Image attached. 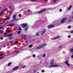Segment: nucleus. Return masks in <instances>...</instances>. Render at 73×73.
<instances>
[{
  "label": "nucleus",
  "mask_w": 73,
  "mask_h": 73,
  "mask_svg": "<svg viewBox=\"0 0 73 73\" xmlns=\"http://www.w3.org/2000/svg\"><path fill=\"white\" fill-rule=\"evenodd\" d=\"M4 57L2 56V57H1V59H2V58H4Z\"/></svg>",
  "instance_id": "48"
},
{
  "label": "nucleus",
  "mask_w": 73,
  "mask_h": 73,
  "mask_svg": "<svg viewBox=\"0 0 73 73\" xmlns=\"http://www.w3.org/2000/svg\"><path fill=\"white\" fill-rule=\"evenodd\" d=\"M28 30V28L26 27L25 29V31H27Z\"/></svg>",
  "instance_id": "31"
},
{
  "label": "nucleus",
  "mask_w": 73,
  "mask_h": 73,
  "mask_svg": "<svg viewBox=\"0 0 73 73\" xmlns=\"http://www.w3.org/2000/svg\"><path fill=\"white\" fill-rule=\"evenodd\" d=\"M13 38V37H10L8 38L9 40H11V39H12Z\"/></svg>",
  "instance_id": "19"
},
{
  "label": "nucleus",
  "mask_w": 73,
  "mask_h": 73,
  "mask_svg": "<svg viewBox=\"0 0 73 73\" xmlns=\"http://www.w3.org/2000/svg\"><path fill=\"white\" fill-rule=\"evenodd\" d=\"M44 1H45L46 2H48V0H44Z\"/></svg>",
  "instance_id": "44"
},
{
  "label": "nucleus",
  "mask_w": 73,
  "mask_h": 73,
  "mask_svg": "<svg viewBox=\"0 0 73 73\" xmlns=\"http://www.w3.org/2000/svg\"><path fill=\"white\" fill-rule=\"evenodd\" d=\"M19 52V51H15V53H18V52Z\"/></svg>",
  "instance_id": "49"
},
{
  "label": "nucleus",
  "mask_w": 73,
  "mask_h": 73,
  "mask_svg": "<svg viewBox=\"0 0 73 73\" xmlns=\"http://www.w3.org/2000/svg\"><path fill=\"white\" fill-rule=\"evenodd\" d=\"M21 32V31H19L17 33H18V34H20V33Z\"/></svg>",
  "instance_id": "27"
},
{
  "label": "nucleus",
  "mask_w": 73,
  "mask_h": 73,
  "mask_svg": "<svg viewBox=\"0 0 73 73\" xmlns=\"http://www.w3.org/2000/svg\"><path fill=\"white\" fill-rule=\"evenodd\" d=\"M60 37H55L52 38V40H55V39H58V38H59Z\"/></svg>",
  "instance_id": "11"
},
{
  "label": "nucleus",
  "mask_w": 73,
  "mask_h": 73,
  "mask_svg": "<svg viewBox=\"0 0 73 73\" xmlns=\"http://www.w3.org/2000/svg\"><path fill=\"white\" fill-rule=\"evenodd\" d=\"M19 68V66H17V67H15V68H14L13 70H16L17 69H18V68Z\"/></svg>",
  "instance_id": "7"
},
{
  "label": "nucleus",
  "mask_w": 73,
  "mask_h": 73,
  "mask_svg": "<svg viewBox=\"0 0 73 73\" xmlns=\"http://www.w3.org/2000/svg\"><path fill=\"white\" fill-rule=\"evenodd\" d=\"M18 42L17 41H15V45H17L18 44Z\"/></svg>",
  "instance_id": "16"
},
{
  "label": "nucleus",
  "mask_w": 73,
  "mask_h": 73,
  "mask_svg": "<svg viewBox=\"0 0 73 73\" xmlns=\"http://www.w3.org/2000/svg\"><path fill=\"white\" fill-rule=\"evenodd\" d=\"M70 51L71 52H73V48L71 49L70 50Z\"/></svg>",
  "instance_id": "18"
},
{
  "label": "nucleus",
  "mask_w": 73,
  "mask_h": 73,
  "mask_svg": "<svg viewBox=\"0 0 73 73\" xmlns=\"http://www.w3.org/2000/svg\"><path fill=\"white\" fill-rule=\"evenodd\" d=\"M46 56V55H45V54H44L43 55L42 57H45Z\"/></svg>",
  "instance_id": "23"
},
{
  "label": "nucleus",
  "mask_w": 73,
  "mask_h": 73,
  "mask_svg": "<svg viewBox=\"0 0 73 73\" xmlns=\"http://www.w3.org/2000/svg\"><path fill=\"white\" fill-rule=\"evenodd\" d=\"M0 33H1V31H0Z\"/></svg>",
  "instance_id": "54"
},
{
  "label": "nucleus",
  "mask_w": 73,
  "mask_h": 73,
  "mask_svg": "<svg viewBox=\"0 0 73 73\" xmlns=\"http://www.w3.org/2000/svg\"><path fill=\"white\" fill-rule=\"evenodd\" d=\"M3 53H2V54H1L0 55H1V56H3Z\"/></svg>",
  "instance_id": "41"
},
{
  "label": "nucleus",
  "mask_w": 73,
  "mask_h": 73,
  "mask_svg": "<svg viewBox=\"0 0 73 73\" xmlns=\"http://www.w3.org/2000/svg\"><path fill=\"white\" fill-rule=\"evenodd\" d=\"M27 11H28V12H31V11H30V10H28Z\"/></svg>",
  "instance_id": "38"
},
{
  "label": "nucleus",
  "mask_w": 73,
  "mask_h": 73,
  "mask_svg": "<svg viewBox=\"0 0 73 73\" xmlns=\"http://www.w3.org/2000/svg\"><path fill=\"white\" fill-rule=\"evenodd\" d=\"M11 64L12 63H11L10 62L8 64L7 66H10V65H11Z\"/></svg>",
  "instance_id": "17"
},
{
  "label": "nucleus",
  "mask_w": 73,
  "mask_h": 73,
  "mask_svg": "<svg viewBox=\"0 0 73 73\" xmlns=\"http://www.w3.org/2000/svg\"><path fill=\"white\" fill-rule=\"evenodd\" d=\"M0 9H1V7H0Z\"/></svg>",
  "instance_id": "60"
},
{
  "label": "nucleus",
  "mask_w": 73,
  "mask_h": 73,
  "mask_svg": "<svg viewBox=\"0 0 73 73\" xmlns=\"http://www.w3.org/2000/svg\"><path fill=\"white\" fill-rule=\"evenodd\" d=\"M68 37H71V36H70V35H69L68 36Z\"/></svg>",
  "instance_id": "52"
},
{
  "label": "nucleus",
  "mask_w": 73,
  "mask_h": 73,
  "mask_svg": "<svg viewBox=\"0 0 73 73\" xmlns=\"http://www.w3.org/2000/svg\"><path fill=\"white\" fill-rule=\"evenodd\" d=\"M65 64L68 65V66H70V64H69V61L68 60H67L65 62Z\"/></svg>",
  "instance_id": "4"
},
{
  "label": "nucleus",
  "mask_w": 73,
  "mask_h": 73,
  "mask_svg": "<svg viewBox=\"0 0 73 73\" xmlns=\"http://www.w3.org/2000/svg\"><path fill=\"white\" fill-rule=\"evenodd\" d=\"M36 36H38V33H37L36 34Z\"/></svg>",
  "instance_id": "40"
},
{
  "label": "nucleus",
  "mask_w": 73,
  "mask_h": 73,
  "mask_svg": "<svg viewBox=\"0 0 73 73\" xmlns=\"http://www.w3.org/2000/svg\"><path fill=\"white\" fill-rule=\"evenodd\" d=\"M72 6L71 5L70 6V7L68 9V11L70 10V9L72 8Z\"/></svg>",
  "instance_id": "15"
},
{
  "label": "nucleus",
  "mask_w": 73,
  "mask_h": 73,
  "mask_svg": "<svg viewBox=\"0 0 73 73\" xmlns=\"http://www.w3.org/2000/svg\"><path fill=\"white\" fill-rule=\"evenodd\" d=\"M46 10V9H44L39 11H37L36 13H37V14H40V13H41L42 12H43L45 11Z\"/></svg>",
  "instance_id": "2"
},
{
  "label": "nucleus",
  "mask_w": 73,
  "mask_h": 73,
  "mask_svg": "<svg viewBox=\"0 0 73 73\" xmlns=\"http://www.w3.org/2000/svg\"><path fill=\"white\" fill-rule=\"evenodd\" d=\"M11 21H12V22H14V21H16L15 20H11Z\"/></svg>",
  "instance_id": "30"
},
{
  "label": "nucleus",
  "mask_w": 73,
  "mask_h": 73,
  "mask_svg": "<svg viewBox=\"0 0 73 73\" xmlns=\"http://www.w3.org/2000/svg\"><path fill=\"white\" fill-rule=\"evenodd\" d=\"M7 32L8 33H9V32H10V31L9 30H7Z\"/></svg>",
  "instance_id": "33"
},
{
  "label": "nucleus",
  "mask_w": 73,
  "mask_h": 73,
  "mask_svg": "<svg viewBox=\"0 0 73 73\" xmlns=\"http://www.w3.org/2000/svg\"><path fill=\"white\" fill-rule=\"evenodd\" d=\"M12 36V34H9L8 35H7L6 36Z\"/></svg>",
  "instance_id": "13"
},
{
  "label": "nucleus",
  "mask_w": 73,
  "mask_h": 73,
  "mask_svg": "<svg viewBox=\"0 0 73 73\" xmlns=\"http://www.w3.org/2000/svg\"><path fill=\"white\" fill-rule=\"evenodd\" d=\"M40 64H41V62H40Z\"/></svg>",
  "instance_id": "57"
},
{
  "label": "nucleus",
  "mask_w": 73,
  "mask_h": 73,
  "mask_svg": "<svg viewBox=\"0 0 73 73\" xmlns=\"http://www.w3.org/2000/svg\"><path fill=\"white\" fill-rule=\"evenodd\" d=\"M4 35H5V36H7V33H4Z\"/></svg>",
  "instance_id": "39"
},
{
  "label": "nucleus",
  "mask_w": 73,
  "mask_h": 73,
  "mask_svg": "<svg viewBox=\"0 0 73 73\" xmlns=\"http://www.w3.org/2000/svg\"><path fill=\"white\" fill-rule=\"evenodd\" d=\"M19 17H21V15L19 14Z\"/></svg>",
  "instance_id": "36"
},
{
  "label": "nucleus",
  "mask_w": 73,
  "mask_h": 73,
  "mask_svg": "<svg viewBox=\"0 0 73 73\" xmlns=\"http://www.w3.org/2000/svg\"><path fill=\"white\" fill-rule=\"evenodd\" d=\"M54 27V25H49L47 26V28L48 29L52 28Z\"/></svg>",
  "instance_id": "3"
},
{
  "label": "nucleus",
  "mask_w": 73,
  "mask_h": 73,
  "mask_svg": "<svg viewBox=\"0 0 73 73\" xmlns=\"http://www.w3.org/2000/svg\"><path fill=\"white\" fill-rule=\"evenodd\" d=\"M37 73H39V72H37Z\"/></svg>",
  "instance_id": "61"
},
{
  "label": "nucleus",
  "mask_w": 73,
  "mask_h": 73,
  "mask_svg": "<svg viewBox=\"0 0 73 73\" xmlns=\"http://www.w3.org/2000/svg\"><path fill=\"white\" fill-rule=\"evenodd\" d=\"M33 46V45H30L29 46V48H32Z\"/></svg>",
  "instance_id": "21"
},
{
  "label": "nucleus",
  "mask_w": 73,
  "mask_h": 73,
  "mask_svg": "<svg viewBox=\"0 0 73 73\" xmlns=\"http://www.w3.org/2000/svg\"><path fill=\"white\" fill-rule=\"evenodd\" d=\"M22 38H26V37H22Z\"/></svg>",
  "instance_id": "51"
},
{
  "label": "nucleus",
  "mask_w": 73,
  "mask_h": 73,
  "mask_svg": "<svg viewBox=\"0 0 73 73\" xmlns=\"http://www.w3.org/2000/svg\"><path fill=\"white\" fill-rule=\"evenodd\" d=\"M33 57H36V55L35 54H33Z\"/></svg>",
  "instance_id": "24"
},
{
  "label": "nucleus",
  "mask_w": 73,
  "mask_h": 73,
  "mask_svg": "<svg viewBox=\"0 0 73 73\" xmlns=\"http://www.w3.org/2000/svg\"><path fill=\"white\" fill-rule=\"evenodd\" d=\"M3 28V27H0V29H2Z\"/></svg>",
  "instance_id": "45"
},
{
  "label": "nucleus",
  "mask_w": 73,
  "mask_h": 73,
  "mask_svg": "<svg viewBox=\"0 0 73 73\" xmlns=\"http://www.w3.org/2000/svg\"><path fill=\"white\" fill-rule=\"evenodd\" d=\"M2 33H3V32H1Z\"/></svg>",
  "instance_id": "58"
},
{
  "label": "nucleus",
  "mask_w": 73,
  "mask_h": 73,
  "mask_svg": "<svg viewBox=\"0 0 73 73\" xmlns=\"http://www.w3.org/2000/svg\"><path fill=\"white\" fill-rule=\"evenodd\" d=\"M16 15H14L13 16V18L14 19H16Z\"/></svg>",
  "instance_id": "14"
},
{
  "label": "nucleus",
  "mask_w": 73,
  "mask_h": 73,
  "mask_svg": "<svg viewBox=\"0 0 73 73\" xmlns=\"http://www.w3.org/2000/svg\"><path fill=\"white\" fill-rule=\"evenodd\" d=\"M20 20V19H19V18H17L15 20L16 21H18V20Z\"/></svg>",
  "instance_id": "20"
},
{
  "label": "nucleus",
  "mask_w": 73,
  "mask_h": 73,
  "mask_svg": "<svg viewBox=\"0 0 73 73\" xmlns=\"http://www.w3.org/2000/svg\"><path fill=\"white\" fill-rule=\"evenodd\" d=\"M54 59H52L50 62V65H51L53 64V62H54Z\"/></svg>",
  "instance_id": "9"
},
{
  "label": "nucleus",
  "mask_w": 73,
  "mask_h": 73,
  "mask_svg": "<svg viewBox=\"0 0 73 73\" xmlns=\"http://www.w3.org/2000/svg\"><path fill=\"white\" fill-rule=\"evenodd\" d=\"M68 37V38H70V37Z\"/></svg>",
  "instance_id": "56"
},
{
  "label": "nucleus",
  "mask_w": 73,
  "mask_h": 73,
  "mask_svg": "<svg viewBox=\"0 0 73 73\" xmlns=\"http://www.w3.org/2000/svg\"><path fill=\"white\" fill-rule=\"evenodd\" d=\"M22 26L23 28H25V27H27L28 26V24L27 23L25 24H23L22 25Z\"/></svg>",
  "instance_id": "5"
},
{
  "label": "nucleus",
  "mask_w": 73,
  "mask_h": 73,
  "mask_svg": "<svg viewBox=\"0 0 73 73\" xmlns=\"http://www.w3.org/2000/svg\"><path fill=\"white\" fill-rule=\"evenodd\" d=\"M34 73H36V70H34Z\"/></svg>",
  "instance_id": "47"
},
{
  "label": "nucleus",
  "mask_w": 73,
  "mask_h": 73,
  "mask_svg": "<svg viewBox=\"0 0 73 73\" xmlns=\"http://www.w3.org/2000/svg\"><path fill=\"white\" fill-rule=\"evenodd\" d=\"M71 28V26H69L68 27V28L69 29H70V28Z\"/></svg>",
  "instance_id": "26"
},
{
  "label": "nucleus",
  "mask_w": 73,
  "mask_h": 73,
  "mask_svg": "<svg viewBox=\"0 0 73 73\" xmlns=\"http://www.w3.org/2000/svg\"><path fill=\"white\" fill-rule=\"evenodd\" d=\"M14 25V24H11L9 25H7V26H9V27H11V26H13Z\"/></svg>",
  "instance_id": "12"
},
{
  "label": "nucleus",
  "mask_w": 73,
  "mask_h": 73,
  "mask_svg": "<svg viewBox=\"0 0 73 73\" xmlns=\"http://www.w3.org/2000/svg\"><path fill=\"white\" fill-rule=\"evenodd\" d=\"M46 44H41L39 46L36 47V49H40V48H42L44 46H45V45H46Z\"/></svg>",
  "instance_id": "1"
},
{
  "label": "nucleus",
  "mask_w": 73,
  "mask_h": 73,
  "mask_svg": "<svg viewBox=\"0 0 73 73\" xmlns=\"http://www.w3.org/2000/svg\"><path fill=\"white\" fill-rule=\"evenodd\" d=\"M49 68H50V67H49Z\"/></svg>",
  "instance_id": "59"
},
{
  "label": "nucleus",
  "mask_w": 73,
  "mask_h": 73,
  "mask_svg": "<svg viewBox=\"0 0 73 73\" xmlns=\"http://www.w3.org/2000/svg\"><path fill=\"white\" fill-rule=\"evenodd\" d=\"M57 1V0H54L53 1V3H56Z\"/></svg>",
  "instance_id": "25"
},
{
  "label": "nucleus",
  "mask_w": 73,
  "mask_h": 73,
  "mask_svg": "<svg viewBox=\"0 0 73 73\" xmlns=\"http://www.w3.org/2000/svg\"><path fill=\"white\" fill-rule=\"evenodd\" d=\"M0 39L1 40H3V37H1V38H0Z\"/></svg>",
  "instance_id": "43"
},
{
  "label": "nucleus",
  "mask_w": 73,
  "mask_h": 73,
  "mask_svg": "<svg viewBox=\"0 0 73 73\" xmlns=\"http://www.w3.org/2000/svg\"><path fill=\"white\" fill-rule=\"evenodd\" d=\"M63 47V46H60L59 47V48L60 49H61V48H62V47Z\"/></svg>",
  "instance_id": "28"
},
{
  "label": "nucleus",
  "mask_w": 73,
  "mask_h": 73,
  "mask_svg": "<svg viewBox=\"0 0 73 73\" xmlns=\"http://www.w3.org/2000/svg\"><path fill=\"white\" fill-rule=\"evenodd\" d=\"M21 37H26V36H25V35H22L21 36Z\"/></svg>",
  "instance_id": "22"
},
{
  "label": "nucleus",
  "mask_w": 73,
  "mask_h": 73,
  "mask_svg": "<svg viewBox=\"0 0 73 73\" xmlns=\"http://www.w3.org/2000/svg\"><path fill=\"white\" fill-rule=\"evenodd\" d=\"M58 66V65H51L50 66V67L51 68H54V67H57V66Z\"/></svg>",
  "instance_id": "10"
},
{
  "label": "nucleus",
  "mask_w": 73,
  "mask_h": 73,
  "mask_svg": "<svg viewBox=\"0 0 73 73\" xmlns=\"http://www.w3.org/2000/svg\"><path fill=\"white\" fill-rule=\"evenodd\" d=\"M19 31H21L22 29H21V27H19Z\"/></svg>",
  "instance_id": "29"
},
{
  "label": "nucleus",
  "mask_w": 73,
  "mask_h": 73,
  "mask_svg": "<svg viewBox=\"0 0 73 73\" xmlns=\"http://www.w3.org/2000/svg\"><path fill=\"white\" fill-rule=\"evenodd\" d=\"M71 57H72V58H73V55H72V56Z\"/></svg>",
  "instance_id": "50"
},
{
  "label": "nucleus",
  "mask_w": 73,
  "mask_h": 73,
  "mask_svg": "<svg viewBox=\"0 0 73 73\" xmlns=\"http://www.w3.org/2000/svg\"><path fill=\"white\" fill-rule=\"evenodd\" d=\"M70 32L71 33H73V31H71Z\"/></svg>",
  "instance_id": "46"
},
{
  "label": "nucleus",
  "mask_w": 73,
  "mask_h": 73,
  "mask_svg": "<svg viewBox=\"0 0 73 73\" xmlns=\"http://www.w3.org/2000/svg\"><path fill=\"white\" fill-rule=\"evenodd\" d=\"M9 19V17H8V18H7L6 19V20H7Z\"/></svg>",
  "instance_id": "32"
},
{
  "label": "nucleus",
  "mask_w": 73,
  "mask_h": 73,
  "mask_svg": "<svg viewBox=\"0 0 73 73\" xmlns=\"http://www.w3.org/2000/svg\"><path fill=\"white\" fill-rule=\"evenodd\" d=\"M37 0H31L32 1H37Z\"/></svg>",
  "instance_id": "34"
},
{
  "label": "nucleus",
  "mask_w": 73,
  "mask_h": 73,
  "mask_svg": "<svg viewBox=\"0 0 73 73\" xmlns=\"http://www.w3.org/2000/svg\"><path fill=\"white\" fill-rule=\"evenodd\" d=\"M1 24H2L1 23H0V25H1Z\"/></svg>",
  "instance_id": "55"
},
{
  "label": "nucleus",
  "mask_w": 73,
  "mask_h": 73,
  "mask_svg": "<svg viewBox=\"0 0 73 73\" xmlns=\"http://www.w3.org/2000/svg\"><path fill=\"white\" fill-rule=\"evenodd\" d=\"M26 67V66H23V68H25Z\"/></svg>",
  "instance_id": "37"
},
{
  "label": "nucleus",
  "mask_w": 73,
  "mask_h": 73,
  "mask_svg": "<svg viewBox=\"0 0 73 73\" xmlns=\"http://www.w3.org/2000/svg\"><path fill=\"white\" fill-rule=\"evenodd\" d=\"M65 20H66V18H63L62 20H61V23H64V22Z\"/></svg>",
  "instance_id": "8"
},
{
  "label": "nucleus",
  "mask_w": 73,
  "mask_h": 73,
  "mask_svg": "<svg viewBox=\"0 0 73 73\" xmlns=\"http://www.w3.org/2000/svg\"><path fill=\"white\" fill-rule=\"evenodd\" d=\"M62 9H60L59 10V11L60 12H62Z\"/></svg>",
  "instance_id": "35"
},
{
  "label": "nucleus",
  "mask_w": 73,
  "mask_h": 73,
  "mask_svg": "<svg viewBox=\"0 0 73 73\" xmlns=\"http://www.w3.org/2000/svg\"><path fill=\"white\" fill-rule=\"evenodd\" d=\"M46 29H45L43 30L41 33V35H44V33H45V32H46Z\"/></svg>",
  "instance_id": "6"
},
{
  "label": "nucleus",
  "mask_w": 73,
  "mask_h": 73,
  "mask_svg": "<svg viewBox=\"0 0 73 73\" xmlns=\"http://www.w3.org/2000/svg\"><path fill=\"white\" fill-rule=\"evenodd\" d=\"M1 60V57L0 58V60Z\"/></svg>",
  "instance_id": "53"
},
{
  "label": "nucleus",
  "mask_w": 73,
  "mask_h": 73,
  "mask_svg": "<svg viewBox=\"0 0 73 73\" xmlns=\"http://www.w3.org/2000/svg\"><path fill=\"white\" fill-rule=\"evenodd\" d=\"M44 72H45V71L44 70H42V73H43Z\"/></svg>",
  "instance_id": "42"
}]
</instances>
